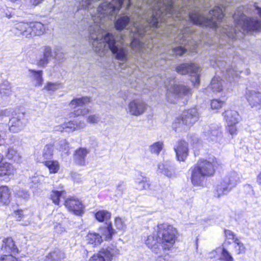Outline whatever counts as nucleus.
I'll return each instance as SVG.
<instances>
[{"mask_svg": "<svg viewBox=\"0 0 261 261\" xmlns=\"http://www.w3.org/2000/svg\"><path fill=\"white\" fill-rule=\"evenodd\" d=\"M234 241V243L237 244V246L235 247V248L237 253L238 254H241L245 252V248L244 245L239 241V240L236 238Z\"/></svg>", "mask_w": 261, "mask_h": 261, "instance_id": "c03bdc74", "label": "nucleus"}, {"mask_svg": "<svg viewBox=\"0 0 261 261\" xmlns=\"http://www.w3.org/2000/svg\"><path fill=\"white\" fill-rule=\"evenodd\" d=\"M246 98L252 108L261 109V92L256 91H248L246 93Z\"/></svg>", "mask_w": 261, "mask_h": 261, "instance_id": "6ab92c4d", "label": "nucleus"}, {"mask_svg": "<svg viewBox=\"0 0 261 261\" xmlns=\"http://www.w3.org/2000/svg\"><path fill=\"white\" fill-rule=\"evenodd\" d=\"M164 83L167 88V100L171 103H175L178 98L189 97L192 94L191 89L189 87L175 84L173 77L168 78Z\"/></svg>", "mask_w": 261, "mask_h": 261, "instance_id": "7ed1b4c3", "label": "nucleus"}, {"mask_svg": "<svg viewBox=\"0 0 261 261\" xmlns=\"http://www.w3.org/2000/svg\"><path fill=\"white\" fill-rule=\"evenodd\" d=\"M64 205L69 211L76 215H81L84 212V205L78 198H68L65 201Z\"/></svg>", "mask_w": 261, "mask_h": 261, "instance_id": "2eb2a0df", "label": "nucleus"}, {"mask_svg": "<svg viewBox=\"0 0 261 261\" xmlns=\"http://www.w3.org/2000/svg\"><path fill=\"white\" fill-rule=\"evenodd\" d=\"M43 1V0H32V3L33 5L36 6V5H38L39 4H40Z\"/></svg>", "mask_w": 261, "mask_h": 261, "instance_id": "bf43d9fd", "label": "nucleus"}, {"mask_svg": "<svg viewBox=\"0 0 261 261\" xmlns=\"http://www.w3.org/2000/svg\"><path fill=\"white\" fill-rule=\"evenodd\" d=\"M124 190V186L123 182H120L116 187V193L118 195L121 196Z\"/></svg>", "mask_w": 261, "mask_h": 261, "instance_id": "864d4df0", "label": "nucleus"}, {"mask_svg": "<svg viewBox=\"0 0 261 261\" xmlns=\"http://www.w3.org/2000/svg\"><path fill=\"white\" fill-rule=\"evenodd\" d=\"M9 127L10 132L12 133H18L25 126L24 116L22 113L13 114L11 110L5 109L0 112V120L3 119L4 117H10Z\"/></svg>", "mask_w": 261, "mask_h": 261, "instance_id": "423d86ee", "label": "nucleus"}, {"mask_svg": "<svg viewBox=\"0 0 261 261\" xmlns=\"http://www.w3.org/2000/svg\"><path fill=\"white\" fill-rule=\"evenodd\" d=\"M89 152V151L85 148H80L75 151L74 154V161L79 165L84 166L85 165V158Z\"/></svg>", "mask_w": 261, "mask_h": 261, "instance_id": "393cba45", "label": "nucleus"}, {"mask_svg": "<svg viewBox=\"0 0 261 261\" xmlns=\"http://www.w3.org/2000/svg\"><path fill=\"white\" fill-rule=\"evenodd\" d=\"M15 217L17 221H20L23 217V211L22 210H18L14 212Z\"/></svg>", "mask_w": 261, "mask_h": 261, "instance_id": "6e6d98bb", "label": "nucleus"}, {"mask_svg": "<svg viewBox=\"0 0 261 261\" xmlns=\"http://www.w3.org/2000/svg\"><path fill=\"white\" fill-rule=\"evenodd\" d=\"M4 142V138H2L1 135L0 134V146H1Z\"/></svg>", "mask_w": 261, "mask_h": 261, "instance_id": "680f3d73", "label": "nucleus"}, {"mask_svg": "<svg viewBox=\"0 0 261 261\" xmlns=\"http://www.w3.org/2000/svg\"><path fill=\"white\" fill-rule=\"evenodd\" d=\"M102 231L99 233L90 232L87 235L88 243L97 246L101 244L103 240L108 241L112 239L113 236L116 233L115 229H101Z\"/></svg>", "mask_w": 261, "mask_h": 261, "instance_id": "9d476101", "label": "nucleus"}, {"mask_svg": "<svg viewBox=\"0 0 261 261\" xmlns=\"http://www.w3.org/2000/svg\"><path fill=\"white\" fill-rule=\"evenodd\" d=\"M116 245L112 244L106 248H102L98 253L94 254L89 261H111L113 256L119 254Z\"/></svg>", "mask_w": 261, "mask_h": 261, "instance_id": "9b49d317", "label": "nucleus"}, {"mask_svg": "<svg viewBox=\"0 0 261 261\" xmlns=\"http://www.w3.org/2000/svg\"><path fill=\"white\" fill-rule=\"evenodd\" d=\"M0 261H17V259L11 254L4 255L1 257Z\"/></svg>", "mask_w": 261, "mask_h": 261, "instance_id": "3c124183", "label": "nucleus"}, {"mask_svg": "<svg viewBox=\"0 0 261 261\" xmlns=\"http://www.w3.org/2000/svg\"><path fill=\"white\" fill-rule=\"evenodd\" d=\"M222 115L226 124H238L240 120L238 112L231 109L226 110Z\"/></svg>", "mask_w": 261, "mask_h": 261, "instance_id": "aec40b11", "label": "nucleus"}, {"mask_svg": "<svg viewBox=\"0 0 261 261\" xmlns=\"http://www.w3.org/2000/svg\"><path fill=\"white\" fill-rule=\"evenodd\" d=\"M13 31L18 36H21L28 38H32V29H31V22H17L13 28Z\"/></svg>", "mask_w": 261, "mask_h": 261, "instance_id": "4468645a", "label": "nucleus"}, {"mask_svg": "<svg viewBox=\"0 0 261 261\" xmlns=\"http://www.w3.org/2000/svg\"><path fill=\"white\" fill-rule=\"evenodd\" d=\"M65 258L64 252L59 249H56L45 256L44 261H63Z\"/></svg>", "mask_w": 261, "mask_h": 261, "instance_id": "b1692460", "label": "nucleus"}, {"mask_svg": "<svg viewBox=\"0 0 261 261\" xmlns=\"http://www.w3.org/2000/svg\"><path fill=\"white\" fill-rule=\"evenodd\" d=\"M150 185L148 178L141 174H139L135 179L134 187L139 191L148 190Z\"/></svg>", "mask_w": 261, "mask_h": 261, "instance_id": "412c9836", "label": "nucleus"}, {"mask_svg": "<svg viewBox=\"0 0 261 261\" xmlns=\"http://www.w3.org/2000/svg\"><path fill=\"white\" fill-rule=\"evenodd\" d=\"M6 157L10 160L19 163L21 161V155L13 147H9L5 154Z\"/></svg>", "mask_w": 261, "mask_h": 261, "instance_id": "cd10ccee", "label": "nucleus"}, {"mask_svg": "<svg viewBox=\"0 0 261 261\" xmlns=\"http://www.w3.org/2000/svg\"><path fill=\"white\" fill-rule=\"evenodd\" d=\"M177 73L181 74H189L191 81L195 87H197L200 83V69L199 67L193 63L181 64L176 68Z\"/></svg>", "mask_w": 261, "mask_h": 261, "instance_id": "0eeeda50", "label": "nucleus"}, {"mask_svg": "<svg viewBox=\"0 0 261 261\" xmlns=\"http://www.w3.org/2000/svg\"><path fill=\"white\" fill-rule=\"evenodd\" d=\"M86 123L84 121H80L77 122L76 130L83 129L86 126Z\"/></svg>", "mask_w": 261, "mask_h": 261, "instance_id": "4d7b16f0", "label": "nucleus"}, {"mask_svg": "<svg viewBox=\"0 0 261 261\" xmlns=\"http://www.w3.org/2000/svg\"><path fill=\"white\" fill-rule=\"evenodd\" d=\"M4 159V155L0 153V162L2 161Z\"/></svg>", "mask_w": 261, "mask_h": 261, "instance_id": "69168bd1", "label": "nucleus"}, {"mask_svg": "<svg viewBox=\"0 0 261 261\" xmlns=\"http://www.w3.org/2000/svg\"><path fill=\"white\" fill-rule=\"evenodd\" d=\"M257 181L260 185H261V172L257 176Z\"/></svg>", "mask_w": 261, "mask_h": 261, "instance_id": "052dcab7", "label": "nucleus"}, {"mask_svg": "<svg viewBox=\"0 0 261 261\" xmlns=\"http://www.w3.org/2000/svg\"><path fill=\"white\" fill-rule=\"evenodd\" d=\"M0 93L4 96H8L12 93L10 83L8 81H4L0 85Z\"/></svg>", "mask_w": 261, "mask_h": 261, "instance_id": "c9c22d12", "label": "nucleus"}, {"mask_svg": "<svg viewBox=\"0 0 261 261\" xmlns=\"http://www.w3.org/2000/svg\"><path fill=\"white\" fill-rule=\"evenodd\" d=\"M2 249L8 253L15 254L18 252V249L11 238H7L3 240Z\"/></svg>", "mask_w": 261, "mask_h": 261, "instance_id": "4be33fe9", "label": "nucleus"}, {"mask_svg": "<svg viewBox=\"0 0 261 261\" xmlns=\"http://www.w3.org/2000/svg\"><path fill=\"white\" fill-rule=\"evenodd\" d=\"M190 143L193 145V149L198 150L201 146V144L198 138L195 136L191 137Z\"/></svg>", "mask_w": 261, "mask_h": 261, "instance_id": "58836bf2", "label": "nucleus"}, {"mask_svg": "<svg viewBox=\"0 0 261 261\" xmlns=\"http://www.w3.org/2000/svg\"><path fill=\"white\" fill-rule=\"evenodd\" d=\"M106 228H109V229H110V228H113L112 227V224L111 222H110L108 224V226Z\"/></svg>", "mask_w": 261, "mask_h": 261, "instance_id": "e2e57ef3", "label": "nucleus"}, {"mask_svg": "<svg viewBox=\"0 0 261 261\" xmlns=\"http://www.w3.org/2000/svg\"><path fill=\"white\" fill-rule=\"evenodd\" d=\"M77 128V122L76 121H69L65 122L61 125L56 126L55 127L56 131H60L61 132L65 130L67 132H72Z\"/></svg>", "mask_w": 261, "mask_h": 261, "instance_id": "bb28decb", "label": "nucleus"}, {"mask_svg": "<svg viewBox=\"0 0 261 261\" xmlns=\"http://www.w3.org/2000/svg\"><path fill=\"white\" fill-rule=\"evenodd\" d=\"M223 105V101L218 99H213L211 101V106L212 109H218Z\"/></svg>", "mask_w": 261, "mask_h": 261, "instance_id": "09e8293b", "label": "nucleus"}, {"mask_svg": "<svg viewBox=\"0 0 261 261\" xmlns=\"http://www.w3.org/2000/svg\"><path fill=\"white\" fill-rule=\"evenodd\" d=\"M31 29H32V37L34 36H40L45 32V27L43 24L39 22H31Z\"/></svg>", "mask_w": 261, "mask_h": 261, "instance_id": "7c9ffc66", "label": "nucleus"}, {"mask_svg": "<svg viewBox=\"0 0 261 261\" xmlns=\"http://www.w3.org/2000/svg\"><path fill=\"white\" fill-rule=\"evenodd\" d=\"M60 86V84L58 83L48 82L44 87V89L47 91H54L57 90Z\"/></svg>", "mask_w": 261, "mask_h": 261, "instance_id": "49530a36", "label": "nucleus"}, {"mask_svg": "<svg viewBox=\"0 0 261 261\" xmlns=\"http://www.w3.org/2000/svg\"><path fill=\"white\" fill-rule=\"evenodd\" d=\"M174 150L178 161H184L188 155V144L184 140L178 141L174 145Z\"/></svg>", "mask_w": 261, "mask_h": 261, "instance_id": "f3484780", "label": "nucleus"}, {"mask_svg": "<svg viewBox=\"0 0 261 261\" xmlns=\"http://www.w3.org/2000/svg\"><path fill=\"white\" fill-rule=\"evenodd\" d=\"M125 0H81L79 10H87L91 17L93 23L89 27L90 38L92 40L94 50L100 56L111 50L116 58L122 63L127 60V50L124 46L129 42L126 41V35L120 34L115 37L107 32L111 20L115 17ZM190 0H142L149 7L143 14H140L138 8L132 12L137 20L130 28L126 29L129 35L130 47L141 58L147 52L141 39L154 37L157 30L162 25L168 28L163 34L174 37V42L184 45L172 47V52L181 56L188 50L196 52V9L189 12ZM127 14L132 5V0H125ZM130 16L122 15L115 22L117 30H123L128 25Z\"/></svg>", "mask_w": 261, "mask_h": 261, "instance_id": "f257e3e1", "label": "nucleus"}, {"mask_svg": "<svg viewBox=\"0 0 261 261\" xmlns=\"http://www.w3.org/2000/svg\"><path fill=\"white\" fill-rule=\"evenodd\" d=\"M224 232L227 239L235 240L234 234L230 229H225Z\"/></svg>", "mask_w": 261, "mask_h": 261, "instance_id": "5fc2aeb1", "label": "nucleus"}, {"mask_svg": "<svg viewBox=\"0 0 261 261\" xmlns=\"http://www.w3.org/2000/svg\"><path fill=\"white\" fill-rule=\"evenodd\" d=\"M240 181L239 174L234 171L228 172L217 187L216 194L218 197L229 193Z\"/></svg>", "mask_w": 261, "mask_h": 261, "instance_id": "39448f33", "label": "nucleus"}, {"mask_svg": "<svg viewBox=\"0 0 261 261\" xmlns=\"http://www.w3.org/2000/svg\"><path fill=\"white\" fill-rule=\"evenodd\" d=\"M217 164V160L214 156L200 160L196 165L191 168L192 184L195 186H199L205 177L213 175Z\"/></svg>", "mask_w": 261, "mask_h": 261, "instance_id": "f03ea898", "label": "nucleus"}, {"mask_svg": "<svg viewBox=\"0 0 261 261\" xmlns=\"http://www.w3.org/2000/svg\"><path fill=\"white\" fill-rule=\"evenodd\" d=\"M222 79L219 76H215L211 81L208 89H211L213 92H220L222 91L223 85Z\"/></svg>", "mask_w": 261, "mask_h": 261, "instance_id": "c85d7f7f", "label": "nucleus"}, {"mask_svg": "<svg viewBox=\"0 0 261 261\" xmlns=\"http://www.w3.org/2000/svg\"><path fill=\"white\" fill-rule=\"evenodd\" d=\"M176 229H161L159 230L162 249L170 250L173 246L177 238Z\"/></svg>", "mask_w": 261, "mask_h": 261, "instance_id": "6e6552de", "label": "nucleus"}, {"mask_svg": "<svg viewBox=\"0 0 261 261\" xmlns=\"http://www.w3.org/2000/svg\"><path fill=\"white\" fill-rule=\"evenodd\" d=\"M64 192L65 191L62 189L59 190L54 189L52 190L50 197L54 203L56 205H59L60 198Z\"/></svg>", "mask_w": 261, "mask_h": 261, "instance_id": "f704fd0d", "label": "nucleus"}, {"mask_svg": "<svg viewBox=\"0 0 261 261\" xmlns=\"http://www.w3.org/2000/svg\"><path fill=\"white\" fill-rule=\"evenodd\" d=\"M15 172V169L11 164L0 162V176L13 175Z\"/></svg>", "mask_w": 261, "mask_h": 261, "instance_id": "a878e982", "label": "nucleus"}, {"mask_svg": "<svg viewBox=\"0 0 261 261\" xmlns=\"http://www.w3.org/2000/svg\"><path fill=\"white\" fill-rule=\"evenodd\" d=\"M155 261H173V260L170 255L167 254L165 255L158 256L155 259Z\"/></svg>", "mask_w": 261, "mask_h": 261, "instance_id": "8fccbe9b", "label": "nucleus"}, {"mask_svg": "<svg viewBox=\"0 0 261 261\" xmlns=\"http://www.w3.org/2000/svg\"><path fill=\"white\" fill-rule=\"evenodd\" d=\"M100 120V117L98 114L89 115L87 118V122L89 123H97Z\"/></svg>", "mask_w": 261, "mask_h": 261, "instance_id": "79ce46f5", "label": "nucleus"}, {"mask_svg": "<svg viewBox=\"0 0 261 261\" xmlns=\"http://www.w3.org/2000/svg\"><path fill=\"white\" fill-rule=\"evenodd\" d=\"M208 7V6L207 4H203V8L205 10Z\"/></svg>", "mask_w": 261, "mask_h": 261, "instance_id": "0e129e2a", "label": "nucleus"}, {"mask_svg": "<svg viewBox=\"0 0 261 261\" xmlns=\"http://www.w3.org/2000/svg\"><path fill=\"white\" fill-rule=\"evenodd\" d=\"M169 226L167 223L160 224L158 225V228H169Z\"/></svg>", "mask_w": 261, "mask_h": 261, "instance_id": "13d9d810", "label": "nucleus"}, {"mask_svg": "<svg viewBox=\"0 0 261 261\" xmlns=\"http://www.w3.org/2000/svg\"><path fill=\"white\" fill-rule=\"evenodd\" d=\"M204 135L206 139L213 143L220 142L222 139L221 126L217 124H212L206 126Z\"/></svg>", "mask_w": 261, "mask_h": 261, "instance_id": "f8f14e48", "label": "nucleus"}, {"mask_svg": "<svg viewBox=\"0 0 261 261\" xmlns=\"http://www.w3.org/2000/svg\"><path fill=\"white\" fill-rule=\"evenodd\" d=\"M43 55L49 61L53 58H55L57 60L60 61L63 58L62 55H59L56 51L53 53L51 48L49 46H45L44 47Z\"/></svg>", "mask_w": 261, "mask_h": 261, "instance_id": "473e14b6", "label": "nucleus"}, {"mask_svg": "<svg viewBox=\"0 0 261 261\" xmlns=\"http://www.w3.org/2000/svg\"><path fill=\"white\" fill-rule=\"evenodd\" d=\"M126 221L124 219L117 217L115 219V225L117 228H123L126 226Z\"/></svg>", "mask_w": 261, "mask_h": 261, "instance_id": "a19ab883", "label": "nucleus"}, {"mask_svg": "<svg viewBox=\"0 0 261 261\" xmlns=\"http://www.w3.org/2000/svg\"><path fill=\"white\" fill-rule=\"evenodd\" d=\"M221 258L224 261H233V260L231 255L225 248L222 249Z\"/></svg>", "mask_w": 261, "mask_h": 261, "instance_id": "a18cd8bd", "label": "nucleus"}, {"mask_svg": "<svg viewBox=\"0 0 261 261\" xmlns=\"http://www.w3.org/2000/svg\"><path fill=\"white\" fill-rule=\"evenodd\" d=\"M200 118V114L196 108L184 111L175 118L173 127L175 131L187 130L192 126Z\"/></svg>", "mask_w": 261, "mask_h": 261, "instance_id": "20e7f679", "label": "nucleus"}, {"mask_svg": "<svg viewBox=\"0 0 261 261\" xmlns=\"http://www.w3.org/2000/svg\"><path fill=\"white\" fill-rule=\"evenodd\" d=\"M29 76L34 83L35 86L39 87L42 85L43 81L42 70L29 69Z\"/></svg>", "mask_w": 261, "mask_h": 261, "instance_id": "5701e85b", "label": "nucleus"}, {"mask_svg": "<svg viewBox=\"0 0 261 261\" xmlns=\"http://www.w3.org/2000/svg\"><path fill=\"white\" fill-rule=\"evenodd\" d=\"M147 107V105L143 100L135 99L129 102L127 111L132 115L139 116L145 112Z\"/></svg>", "mask_w": 261, "mask_h": 261, "instance_id": "ddd939ff", "label": "nucleus"}, {"mask_svg": "<svg viewBox=\"0 0 261 261\" xmlns=\"http://www.w3.org/2000/svg\"><path fill=\"white\" fill-rule=\"evenodd\" d=\"M44 165L48 169L50 173H56L60 169V164L56 160H47L43 162Z\"/></svg>", "mask_w": 261, "mask_h": 261, "instance_id": "2f4dec72", "label": "nucleus"}, {"mask_svg": "<svg viewBox=\"0 0 261 261\" xmlns=\"http://www.w3.org/2000/svg\"><path fill=\"white\" fill-rule=\"evenodd\" d=\"M96 219L99 222H107L111 217V213L106 210H100L95 214Z\"/></svg>", "mask_w": 261, "mask_h": 261, "instance_id": "72a5a7b5", "label": "nucleus"}, {"mask_svg": "<svg viewBox=\"0 0 261 261\" xmlns=\"http://www.w3.org/2000/svg\"><path fill=\"white\" fill-rule=\"evenodd\" d=\"M11 192L9 188L3 186L0 187V201L4 204H8L10 201Z\"/></svg>", "mask_w": 261, "mask_h": 261, "instance_id": "c756f323", "label": "nucleus"}, {"mask_svg": "<svg viewBox=\"0 0 261 261\" xmlns=\"http://www.w3.org/2000/svg\"><path fill=\"white\" fill-rule=\"evenodd\" d=\"M53 146L51 145H46L42 151V156L45 161L51 160L53 155Z\"/></svg>", "mask_w": 261, "mask_h": 261, "instance_id": "e433bc0d", "label": "nucleus"}, {"mask_svg": "<svg viewBox=\"0 0 261 261\" xmlns=\"http://www.w3.org/2000/svg\"><path fill=\"white\" fill-rule=\"evenodd\" d=\"M164 143L162 141L154 143L149 146V150L151 153L159 155L163 149Z\"/></svg>", "mask_w": 261, "mask_h": 261, "instance_id": "4c0bfd02", "label": "nucleus"}, {"mask_svg": "<svg viewBox=\"0 0 261 261\" xmlns=\"http://www.w3.org/2000/svg\"><path fill=\"white\" fill-rule=\"evenodd\" d=\"M145 243L147 246L154 253L159 254L162 253V249L160 238L159 237V231L156 234L153 233L149 235L147 237Z\"/></svg>", "mask_w": 261, "mask_h": 261, "instance_id": "dca6fc26", "label": "nucleus"}, {"mask_svg": "<svg viewBox=\"0 0 261 261\" xmlns=\"http://www.w3.org/2000/svg\"><path fill=\"white\" fill-rule=\"evenodd\" d=\"M16 196L17 197L27 200L29 198L30 195L29 193L27 191L23 190H19L16 191Z\"/></svg>", "mask_w": 261, "mask_h": 261, "instance_id": "37998d69", "label": "nucleus"}, {"mask_svg": "<svg viewBox=\"0 0 261 261\" xmlns=\"http://www.w3.org/2000/svg\"><path fill=\"white\" fill-rule=\"evenodd\" d=\"M90 98L83 97L73 99L70 103V107L74 110L73 112L69 114L70 117L85 115L89 112V109L86 107V105L90 102Z\"/></svg>", "mask_w": 261, "mask_h": 261, "instance_id": "1a4fd4ad", "label": "nucleus"}, {"mask_svg": "<svg viewBox=\"0 0 261 261\" xmlns=\"http://www.w3.org/2000/svg\"><path fill=\"white\" fill-rule=\"evenodd\" d=\"M158 171L168 178H174L176 175L174 166L170 162H166L163 163L159 164L158 165Z\"/></svg>", "mask_w": 261, "mask_h": 261, "instance_id": "a211bd4d", "label": "nucleus"}, {"mask_svg": "<svg viewBox=\"0 0 261 261\" xmlns=\"http://www.w3.org/2000/svg\"><path fill=\"white\" fill-rule=\"evenodd\" d=\"M49 62V61L43 55V56L39 60L38 62V65L40 67H45Z\"/></svg>", "mask_w": 261, "mask_h": 261, "instance_id": "603ef678", "label": "nucleus"}, {"mask_svg": "<svg viewBox=\"0 0 261 261\" xmlns=\"http://www.w3.org/2000/svg\"><path fill=\"white\" fill-rule=\"evenodd\" d=\"M60 146V150L68 153L69 150V144L66 140H62L58 143Z\"/></svg>", "mask_w": 261, "mask_h": 261, "instance_id": "ea45409f", "label": "nucleus"}, {"mask_svg": "<svg viewBox=\"0 0 261 261\" xmlns=\"http://www.w3.org/2000/svg\"><path fill=\"white\" fill-rule=\"evenodd\" d=\"M237 124H227V130L229 133L233 136L236 135L238 132V128L237 127Z\"/></svg>", "mask_w": 261, "mask_h": 261, "instance_id": "de8ad7c7", "label": "nucleus"}]
</instances>
